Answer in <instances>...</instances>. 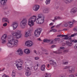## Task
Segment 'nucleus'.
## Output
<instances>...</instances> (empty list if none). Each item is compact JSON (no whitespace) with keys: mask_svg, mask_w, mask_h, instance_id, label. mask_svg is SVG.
Masks as SVG:
<instances>
[{"mask_svg":"<svg viewBox=\"0 0 77 77\" xmlns=\"http://www.w3.org/2000/svg\"><path fill=\"white\" fill-rule=\"evenodd\" d=\"M60 49H63V50H64L65 49V48L63 47H61L60 48Z\"/></svg>","mask_w":77,"mask_h":77,"instance_id":"obj_55","label":"nucleus"},{"mask_svg":"<svg viewBox=\"0 0 77 77\" xmlns=\"http://www.w3.org/2000/svg\"><path fill=\"white\" fill-rule=\"evenodd\" d=\"M62 37H65L64 38H63V39H64L65 40V39H69V37L70 38L71 37V36H69V37L68 36V35H62Z\"/></svg>","mask_w":77,"mask_h":77,"instance_id":"obj_19","label":"nucleus"},{"mask_svg":"<svg viewBox=\"0 0 77 77\" xmlns=\"http://www.w3.org/2000/svg\"><path fill=\"white\" fill-rule=\"evenodd\" d=\"M42 32V29H37L35 31L34 35L35 37H39Z\"/></svg>","mask_w":77,"mask_h":77,"instance_id":"obj_4","label":"nucleus"},{"mask_svg":"<svg viewBox=\"0 0 77 77\" xmlns=\"http://www.w3.org/2000/svg\"><path fill=\"white\" fill-rule=\"evenodd\" d=\"M62 35H59L57 36V37H60V36H62L61 37H62Z\"/></svg>","mask_w":77,"mask_h":77,"instance_id":"obj_48","label":"nucleus"},{"mask_svg":"<svg viewBox=\"0 0 77 77\" xmlns=\"http://www.w3.org/2000/svg\"><path fill=\"white\" fill-rule=\"evenodd\" d=\"M8 42L7 44V45L8 47H13L14 46L17 47L18 45V41L15 40L13 36H8Z\"/></svg>","mask_w":77,"mask_h":77,"instance_id":"obj_1","label":"nucleus"},{"mask_svg":"<svg viewBox=\"0 0 77 77\" xmlns=\"http://www.w3.org/2000/svg\"><path fill=\"white\" fill-rule=\"evenodd\" d=\"M25 69L26 70L25 74L26 76H30L31 74H32V72H31V69L29 67H26Z\"/></svg>","mask_w":77,"mask_h":77,"instance_id":"obj_6","label":"nucleus"},{"mask_svg":"<svg viewBox=\"0 0 77 77\" xmlns=\"http://www.w3.org/2000/svg\"><path fill=\"white\" fill-rule=\"evenodd\" d=\"M54 47H56L55 45H52L51 46V48H54Z\"/></svg>","mask_w":77,"mask_h":77,"instance_id":"obj_52","label":"nucleus"},{"mask_svg":"<svg viewBox=\"0 0 77 77\" xmlns=\"http://www.w3.org/2000/svg\"><path fill=\"white\" fill-rule=\"evenodd\" d=\"M75 69V68H74V67H73L72 66L70 67L69 69V73H71V74H72L73 72H74Z\"/></svg>","mask_w":77,"mask_h":77,"instance_id":"obj_9","label":"nucleus"},{"mask_svg":"<svg viewBox=\"0 0 77 77\" xmlns=\"http://www.w3.org/2000/svg\"><path fill=\"white\" fill-rule=\"evenodd\" d=\"M62 64L63 65H68V62H65L63 61Z\"/></svg>","mask_w":77,"mask_h":77,"instance_id":"obj_32","label":"nucleus"},{"mask_svg":"<svg viewBox=\"0 0 77 77\" xmlns=\"http://www.w3.org/2000/svg\"><path fill=\"white\" fill-rule=\"evenodd\" d=\"M38 67L36 66H35L34 67V69L35 70V71H36V70L38 69Z\"/></svg>","mask_w":77,"mask_h":77,"instance_id":"obj_40","label":"nucleus"},{"mask_svg":"<svg viewBox=\"0 0 77 77\" xmlns=\"http://www.w3.org/2000/svg\"><path fill=\"white\" fill-rule=\"evenodd\" d=\"M7 38V35L4 34L2 37L1 39L2 40H6V39Z\"/></svg>","mask_w":77,"mask_h":77,"instance_id":"obj_20","label":"nucleus"},{"mask_svg":"<svg viewBox=\"0 0 77 77\" xmlns=\"http://www.w3.org/2000/svg\"><path fill=\"white\" fill-rule=\"evenodd\" d=\"M17 52L18 53V54L19 55V56H22L23 54V51L21 49H18L17 51Z\"/></svg>","mask_w":77,"mask_h":77,"instance_id":"obj_10","label":"nucleus"},{"mask_svg":"<svg viewBox=\"0 0 77 77\" xmlns=\"http://www.w3.org/2000/svg\"><path fill=\"white\" fill-rule=\"evenodd\" d=\"M8 0H0V3L2 5H5L6 4Z\"/></svg>","mask_w":77,"mask_h":77,"instance_id":"obj_14","label":"nucleus"},{"mask_svg":"<svg viewBox=\"0 0 77 77\" xmlns=\"http://www.w3.org/2000/svg\"><path fill=\"white\" fill-rule=\"evenodd\" d=\"M36 19V16H33L29 19V21L28 23V25L30 27H32L33 26H34V23L35 22Z\"/></svg>","mask_w":77,"mask_h":77,"instance_id":"obj_2","label":"nucleus"},{"mask_svg":"<svg viewBox=\"0 0 77 77\" xmlns=\"http://www.w3.org/2000/svg\"><path fill=\"white\" fill-rule=\"evenodd\" d=\"M74 48H75V49L76 50H77V45H75L74 46Z\"/></svg>","mask_w":77,"mask_h":77,"instance_id":"obj_53","label":"nucleus"},{"mask_svg":"<svg viewBox=\"0 0 77 77\" xmlns=\"http://www.w3.org/2000/svg\"><path fill=\"white\" fill-rule=\"evenodd\" d=\"M45 75H43L42 77H51V75L50 73H45Z\"/></svg>","mask_w":77,"mask_h":77,"instance_id":"obj_18","label":"nucleus"},{"mask_svg":"<svg viewBox=\"0 0 77 77\" xmlns=\"http://www.w3.org/2000/svg\"><path fill=\"white\" fill-rule=\"evenodd\" d=\"M68 23L69 24V25H70V26H72V24H74V23H73V22H68Z\"/></svg>","mask_w":77,"mask_h":77,"instance_id":"obj_38","label":"nucleus"},{"mask_svg":"<svg viewBox=\"0 0 77 77\" xmlns=\"http://www.w3.org/2000/svg\"><path fill=\"white\" fill-rule=\"evenodd\" d=\"M40 7V6L38 5H35V6L33 8V10L35 11H37Z\"/></svg>","mask_w":77,"mask_h":77,"instance_id":"obj_12","label":"nucleus"},{"mask_svg":"<svg viewBox=\"0 0 77 77\" xmlns=\"http://www.w3.org/2000/svg\"><path fill=\"white\" fill-rule=\"evenodd\" d=\"M7 25H8V24H7V23H5L3 24V26H4V27H6V26H7Z\"/></svg>","mask_w":77,"mask_h":77,"instance_id":"obj_44","label":"nucleus"},{"mask_svg":"<svg viewBox=\"0 0 77 77\" xmlns=\"http://www.w3.org/2000/svg\"><path fill=\"white\" fill-rule=\"evenodd\" d=\"M37 41H42V40H41V38H38L37 39Z\"/></svg>","mask_w":77,"mask_h":77,"instance_id":"obj_58","label":"nucleus"},{"mask_svg":"<svg viewBox=\"0 0 77 77\" xmlns=\"http://www.w3.org/2000/svg\"><path fill=\"white\" fill-rule=\"evenodd\" d=\"M74 43H77V40H74Z\"/></svg>","mask_w":77,"mask_h":77,"instance_id":"obj_57","label":"nucleus"},{"mask_svg":"<svg viewBox=\"0 0 77 77\" xmlns=\"http://www.w3.org/2000/svg\"><path fill=\"white\" fill-rule=\"evenodd\" d=\"M42 51H45V52H47V51H48L47 50H46L45 49H43V50H42Z\"/></svg>","mask_w":77,"mask_h":77,"instance_id":"obj_56","label":"nucleus"},{"mask_svg":"<svg viewBox=\"0 0 77 77\" xmlns=\"http://www.w3.org/2000/svg\"><path fill=\"white\" fill-rule=\"evenodd\" d=\"M32 33V32L30 31H28L26 32L25 33V37L26 38L30 36L31 35V33Z\"/></svg>","mask_w":77,"mask_h":77,"instance_id":"obj_13","label":"nucleus"},{"mask_svg":"<svg viewBox=\"0 0 77 77\" xmlns=\"http://www.w3.org/2000/svg\"><path fill=\"white\" fill-rule=\"evenodd\" d=\"M24 52L27 54H29L30 53V50L29 49H25L24 50Z\"/></svg>","mask_w":77,"mask_h":77,"instance_id":"obj_16","label":"nucleus"},{"mask_svg":"<svg viewBox=\"0 0 77 77\" xmlns=\"http://www.w3.org/2000/svg\"><path fill=\"white\" fill-rule=\"evenodd\" d=\"M34 53H36V54H38L37 53H36V51L35 50L34 51Z\"/></svg>","mask_w":77,"mask_h":77,"instance_id":"obj_59","label":"nucleus"},{"mask_svg":"<svg viewBox=\"0 0 77 77\" xmlns=\"http://www.w3.org/2000/svg\"><path fill=\"white\" fill-rule=\"evenodd\" d=\"M53 53H56V54H57V51H54Z\"/></svg>","mask_w":77,"mask_h":77,"instance_id":"obj_62","label":"nucleus"},{"mask_svg":"<svg viewBox=\"0 0 77 77\" xmlns=\"http://www.w3.org/2000/svg\"><path fill=\"white\" fill-rule=\"evenodd\" d=\"M57 54H59L60 53H62V52L60 50H58L57 51Z\"/></svg>","mask_w":77,"mask_h":77,"instance_id":"obj_43","label":"nucleus"},{"mask_svg":"<svg viewBox=\"0 0 77 77\" xmlns=\"http://www.w3.org/2000/svg\"><path fill=\"white\" fill-rule=\"evenodd\" d=\"M54 41H60V38H56L54 39Z\"/></svg>","mask_w":77,"mask_h":77,"instance_id":"obj_36","label":"nucleus"},{"mask_svg":"<svg viewBox=\"0 0 77 77\" xmlns=\"http://www.w3.org/2000/svg\"><path fill=\"white\" fill-rule=\"evenodd\" d=\"M45 65H43L41 66V69L42 71H45Z\"/></svg>","mask_w":77,"mask_h":77,"instance_id":"obj_24","label":"nucleus"},{"mask_svg":"<svg viewBox=\"0 0 77 77\" xmlns=\"http://www.w3.org/2000/svg\"><path fill=\"white\" fill-rule=\"evenodd\" d=\"M73 30H74V31H77V26H76L74 28H73Z\"/></svg>","mask_w":77,"mask_h":77,"instance_id":"obj_41","label":"nucleus"},{"mask_svg":"<svg viewBox=\"0 0 77 77\" xmlns=\"http://www.w3.org/2000/svg\"><path fill=\"white\" fill-rule=\"evenodd\" d=\"M77 11V8L75 7L72 8L71 10V12L72 13H76Z\"/></svg>","mask_w":77,"mask_h":77,"instance_id":"obj_15","label":"nucleus"},{"mask_svg":"<svg viewBox=\"0 0 77 77\" xmlns=\"http://www.w3.org/2000/svg\"><path fill=\"white\" fill-rule=\"evenodd\" d=\"M50 0H47L46 2V4L48 5V4H50Z\"/></svg>","mask_w":77,"mask_h":77,"instance_id":"obj_35","label":"nucleus"},{"mask_svg":"<svg viewBox=\"0 0 77 77\" xmlns=\"http://www.w3.org/2000/svg\"><path fill=\"white\" fill-rule=\"evenodd\" d=\"M43 17H44L43 16L42 14H39L38 16V19L42 18H43Z\"/></svg>","mask_w":77,"mask_h":77,"instance_id":"obj_28","label":"nucleus"},{"mask_svg":"<svg viewBox=\"0 0 77 77\" xmlns=\"http://www.w3.org/2000/svg\"><path fill=\"white\" fill-rule=\"evenodd\" d=\"M18 26V23H13L11 25V26L13 27L14 30L17 29Z\"/></svg>","mask_w":77,"mask_h":77,"instance_id":"obj_11","label":"nucleus"},{"mask_svg":"<svg viewBox=\"0 0 77 77\" xmlns=\"http://www.w3.org/2000/svg\"><path fill=\"white\" fill-rule=\"evenodd\" d=\"M2 22L5 23V22H8L9 23V20L6 18H3L2 19Z\"/></svg>","mask_w":77,"mask_h":77,"instance_id":"obj_21","label":"nucleus"},{"mask_svg":"<svg viewBox=\"0 0 77 77\" xmlns=\"http://www.w3.org/2000/svg\"><path fill=\"white\" fill-rule=\"evenodd\" d=\"M17 66V68L18 70H21L22 69H23V66Z\"/></svg>","mask_w":77,"mask_h":77,"instance_id":"obj_30","label":"nucleus"},{"mask_svg":"<svg viewBox=\"0 0 77 77\" xmlns=\"http://www.w3.org/2000/svg\"><path fill=\"white\" fill-rule=\"evenodd\" d=\"M25 45L27 47H32V45H33V43L32 42L28 41L26 42Z\"/></svg>","mask_w":77,"mask_h":77,"instance_id":"obj_8","label":"nucleus"},{"mask_svg":"<svg viewBox=\"0 0 77 77\" xmlns=\"http://www.w3.org/2000/svg\"><path fill=\"white\" fill-rule=\"evenodd\" d=\"M74 40H71L70 41V42H74Z\"/></svg>","mask_w":77,"mask_h":77,"instance_id":"obj_63","label":"nucleus"},{"mask_svg":"<svg viewBox=\"0 0 77 77\" xmlns=\"http://www.w3.org/2000/svg\"><path fill=\"white\" fill-rule=\"evenodd\" d=\"M2 40V44H6V40Z\"/></svg>","mask_w":77,"mask_h":77,"instance_id":"obj_34","label":"nucleus"},{"mask_svg":"<svg viewBox=\"0 0 77 77\" xmlns=\"http://www.w3.org/2000/svg\"><path fill=\"white\" fill-rule=\"evenodd\" d=\"M66 43L67 45H68V46L70 47V46H72V43L70 42H69L66 41Z\"/></svg>","mask_w":77,"mask_h":77,"instance_id":"obj_22","label":"nucleus"},{"mask_svg":"<svg viewBox=\"0 0 77 77\" xmlns=\"http://www.w3.org/2000/svg\"><path fill=\"white\" fill-rule=\"evenodd\" d=\"M69 77H74V76L72 75H69Z\"/></svg>","mask_w":77,"mask_h":77,"instance_id":"obj_50","label":"nucleus"},{"mask_svg":"<svg viewBox=\"0 0 77 77\" xmlns=\"http://www.w3.org/2000/svg\"><path fill=\"white\" fill-rule=\"evenodd\" d=\"M48 10L47 9V8H46L45 9H44L43 10V13H44V14H47V13H48Z\"/></svg>","mask_w":77,"mask_h":77,"instance_id":"obj_26","label":"nucleus"},{"mask_svg":"<svg viewBox=\"0 0 77 77\" xmlns=\"http://www.w3.org/2000/svg\"><path fill=\"white\" fill-rule=\"evenodd\" d=\"M50 32H56L57 30L56 29H53L50 30Z\"/></svg>","mask_w":77,"mask_h":77,"instance_id":"obj_31","label":"nucleus"},{"mask_svg":"<svg viewBox=\"0 0 77 77\" xmlns=\"http://www.w3.org/2000/svg\"><path fill=\"white\" fill-rule=\"evenodd\" d=\"M58 19H60V17H54V20L56 21V20H57Z\"/></svg>","mask_w":77,"mask_h":77,"instance_id":"obj_33","label":"nucleus"},{"mask_svg":"<svg viewBox=\"0 0 77 77\" xmlns=\"http://www.w3.org/2000/svg\"><path fill=\"white\" fill-rule=\"evenodd\" d=\"M3 9H4V10H5L6 9H8V7L6 6H5L3 7Z\"/></svg>","mask_w":77,"mask_h":77,"instance_id":"obj_45","label":"nucleus"},{"mask_svg":"<svg viewBox=\"0 0 77 77\" xmlns=\"http://www.w3.org/2000/svg\"><path fill=\"white\" fill-rule=\"evenodd\" d=\"M53 25V23H51L49 24L50 26H51Z\"/></svg>","mask_w":77,"mask_h":77,"instance_id":"obj_60","label":"nucleus"},{"mask_svg":"<svg viewBox=\"0 0 77 77\" xmlns=\"http://www.w3.org/2000/svg\"><path fill=\"white\" fill-rule=\"evenodd\" d=\"M62 45L63 46H65V43H62Z\"/></svg>","mask_w":77,"mask_h":77,"instance_id":"obj_61","label":"nucleus"},{"mask_svg":"<svg viewBox=\"0 0 77 77\" xmlns=\"http://www.w3.org/2000/svg\"><path fill=\"white\" fill-rule=\"evenodd\" d=\"M50 62H51L50 64L51 65H55V64H56V62H54V61H53V60H50Z\"/></svg>","mask_w":77,"mask_h":77,"instance_id":"obj_23","label":"nucleus"},{"mask_svg":"<svg viewBox=\"0 0 77 77\" xmlns=\"http://www.w3.org/2000/svg\"><path fill=\"white\" fill-rule=\"evenodd\" d=\"M12 77H15V71L13 70L11 74Z\"/></svg>","mask_w":77,"mask_h":77,"instance_id":"obj_27","label":"nucleus"},{"mask_svg":"<svg viewBox=\"0 0 77 77\" xmlns=\"http://www.w3.org/2000/svg\"><path fill=\"white\" fill-rule=\"evenodd\" d=\"M63 53H68V51L66 50H64L63 51Z\"/></svg>","mask_w":77,"mask_h":77,"instance_id":"obj_42","label":"nucleus"},{"mask_svg":"<svg viewBox=\"0 0 77 77\" xmlns=\"http://www.w3.org/2000/svg\"><path fill=\"white\" fill-rule=\"evenodd\" d=\"M35 60H38V59L39 57H36L35 58Z\"/></svg>","mask_w":77,"mask_h":77,"instance_id":"obj_54","label":"nucleus"},{"mask_svg":"<svg viewBox=\"0 0 77 77\" xmlns=\"http://www.w3.org/2000/svg\"><path fill=\"white\" fill-rule=\"evenodd\" d=\"M39 24H42L44 22V17H43L42 18L39 19Z\"/></svg>","mask_w":77,"mask_h":77,"instance_id":"obj_17","label":"nucleus"},{"mask_svg":"<svg viewBox=\"0 0 77 77\" xmlns=\"http://www.w3.org/2000/svg\"><path fill=\"white\" fill-rule=\"evenodd\" d=\"M2 77H9V76L4 74V75L2 76Z\"/></svg>","mask_w":77,"mask_h":77,"instance_id":"obj_49","label":"nucleus"},{"mask_svg":"<svg viewBox=\"0 0 77 77\" xmlns=\"http://www.w3.org/2000/svg\"><path fill=\"white\" fill-rule=\"evenodd\" d=\"M73 0H65V2L66 4H68L69 3H70L71 2H72Z\"/></svg>","mask_w":77,"mask_h":77,"instance_id":"obj_29","label":"nucleus"},{"mask_svg":"<svg viewBox=\"0 0 77 77\" xmlns=\"http://www.w3.org/2000/svg\"><path fill=\"white\" fill-rule=\"evenodd\" d=\"M63 26L64 27H67L68 26V24L65 23L63 25Z\"/></svg>","mask_w":77,"mask_h":77,"instance_id":"obj_46","label":"nucleus"},{"mask_svg":"<svg viewBox=\"0 0 77 77\" xmlns=\"http://www.w3.org/2000/svg\"><path fill=\"white\" fill-rule=\"evenodd\" d=\"M60 24H61L57 25L56 26V27L57 28H58V27H60Z\"/></svg>","mask_w":77,"mask_h":77,"instance_id":"obj_51","label":"nucleus"},{"mask_svg":"<svg viewBox=\"0 0 77 77\" xmlns=\"http://www.w3.org/2000/svg\"><path fill=\"white\" fill-rule=\"evenodd\" d=\"M51 41V40H48L47 39H45L43 40L44 42H47V43H49Z\"/></svg>","mask_w":77,"mask_h":77,"instance_id":"obj_25","label":"nucleus"},{"mask_svg":"<svg viewBox=\"0 0 77 77\" xmlns=\"http://www.w3.org/2000/svg\"><path fill=\"white\" fill-rule=\"evenodd\" d=\"M12 34L13 36H17V38H18V39L20 38H21V36H20L21 32L19 30L17 31V32H13L12 33Z\"/></svg>","mask_w":77,"mask_h":77,"instance_id":"obj_5","label":"nucleus"},{"mask_svg":"<svg viewBox=\"0 0 77 77\" xmlns=\"http://www.w3.org/2000/svg\"><path fill=\"white\" fill-rule=\"evenodd\" d=\"M27 19H23L22 21L20 22V26L21 29H24L26 26L27 25Z\"/></svg>","mask_w":77,"mask_h":77,"instance_id":"obj_3","label":"nucleus"},{"mask_svg":"<svg viewBox=\"0 0 77 77\" xmlns=\"http://www.w3.org/2000/svg\"><path fill=\"white\" fill-rule=\"evenodd\" d=\"M48 52H47V53H46L45 54H46V55H48Z\"/></svg>","mask_w":77,"mask_h":77,"instance_id":"obj_64","label":"nucleus"},{"mask_svg":"<svg viewBox=\"0 0 77 77\" xmlns=\"http://www.w3.org/2000/svg\"><path fill=\"white\" fill-rule=\"evenodd\" d=\"M69 68V66H66L65 68H64V69H68V68Z\"/></svg>","mask_w":77,"mask_h":77,"instance_id":"obj_47","label":"nucleus"},{"mask_svg":"<svg viewBox=\"0 0 77 77\" xmlns=\"http://www.w3.org/2000/svg\"><path fill=\"white\" fill-rule=\"evenodd\" d=\"M75 36H77V34L74 33V34L71 35V37H74Z\"/></svg>","mask_w":77,"mask_h":77,"instance_id":"obj_39","label":"nucleus"},{"mask_svg":"<svg viewBox=\"0 0 77 77\" xmlns=\"http://www.w3.org/2000/svg\"><path fill=\"white\" fill-rule=\"evenodd\" d=\"M36 23L38 24H39V19L37 18V19L36 20Z\"/></svg>","mask_w":77,"mask_h":77,"instance_id":"obj_37","label":"nucleus"},{"mask_svg":"<svg viewBox=\"0 0 77 77\" xmlns=\"http://www.w3.org/2000/svg\"><path fill=\"white\" fill-rule=\"evenodd\" d=\"M23 64V61L19 60L16 61V66H21Z\"/></svg>","mask_w":77,"mask_h":77,"instance_id":"obj_7","label":"nucleus"}]
</instances>
